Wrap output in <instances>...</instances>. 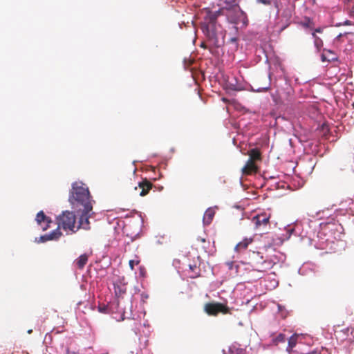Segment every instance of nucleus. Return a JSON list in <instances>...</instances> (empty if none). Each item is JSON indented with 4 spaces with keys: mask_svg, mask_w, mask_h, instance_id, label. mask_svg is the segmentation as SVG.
<instances>
[{
    "mask_svg": "<svg viewBox=\"0 0 354 354\" xmlns=\"http://www.w3.org/2000/svg\"><path fill=\"white\" fill-rule=\"evenodd\" d=\"M321 59L323 62H331L336 61L337 59V57L333 51L328 49H324L321 56Z\"/></svg>",
    "mask_w": 354,
    "mask_h": 354,
    "instance_id": "obj_12",
    "label": "nucleus"
},
{
    "mask_svg": "<svg viewBox=\"0 0 354 354\" xmlns=\"http://www.w3.org/2000/svg\"><path fill=\"white\" fill-rule=\"evenodd\" d=\"M214 215H215V209L212 207H209L208 208L204 215H203V224L204 225H209L214 217Z\"/></svg>",
    "mask_w": 354,
    "mask_h": 354,
    "instance_id": "obj_13",
    "label": "nucleus"
},
{
    "mask_svg": "<svg viewBox=\"0 0 354 354\" xmlns=\"http://www.w3.org/2000/svg\"><path fill=\"white\" fill-rule=\"evenodd\" d=\"M204 310L209 315L216 316L218 313L227 314L230 313V308L222 303L209 302L205 305Z\"/></svg>",
    "mask_w": 354,
    "mask_h": 354,
    "instance_id": "obj_6",
    "label": "nucleus"
},
{
    "mask_svg": "<svg viewBox=\"0 0 354 354\" xmlns=\"http://www.w3.org/2000/svg\"><path fill=\"white\" fill-rule=\"evenodd\" d=\"M197 93L199 95V88H198Z\"/></svg>",
    "mask_w": 354,
    "mask_h": 354,
    "instance_id": "obj_40",
    "label": "nucleus"
},
{
    "mask_svg": "<svg viewBox=\"0 0 354 354\" xmlns=\"http://www.w3.org/2000/svg\"><path fill=\"white\" fill-rule=\"evenodd\" d=\"M39 239H40L39 242H42V243L49 241L47 234L41 236Z\"/></svg>",
    "mask_w": 354,
    "mask_h": 354,
    "instance_id": "obj_29",
    "label": "nucleus"
},
{
    "mask_svg": "<svg viewBox=\"0 0 354 354\" xmlns=\"http://www.w3.org/2000/svg\"><path fill=\"white\" fill-rule=\"evenodd\" d=\"M252 267L254 270L257 272H266L273 267V263L270 260L263 259L259 253L254 254L251 262Z\"/></svg>",
    "mask_w": 354,
    "mask_h": 354,
    "instance_id": "obj_5",
    "label": "nucleus"
},
{
    "mask_svg": "<svg viewBox=\"0 0 354 354\" xmlns=\"http://www.w3.org/2000/svg\"><path fill=\"white\" fill-rule=\"evenodd\" d=\"M299 337V335L294 334L288 339V344L286 348L288 352H291L293 348L297 345Z\"/></svg>",
    "mask_w": 354,
    "mask_h": 354,
    "instance_id": "obj_16",
    "label": "nucleus"
},
{
    "mask_svg": "<svg viewBox=\"0 0 354 354\" xmlns=\"http://www.w3.org/2000/svg\"><path fill=\"white\" fill-rule=\"evenodd\" d=\"M301 24L304 27L312 28L313 22L310 18L306 17V18H305L304 21L303 22H301Z\"/></svg>",
    "mask_w": 354,
    "mask_h": 354,
    "instance_id": "obj_22",
    "label": "nucleus"
},
{
    "mask_svg": "<svg viewBox=\"0 0 354 354\" xmlns=\"http://www.w3.org/2000/svg\"><path fill=\"white\" fill-rule=\"evenodd\" d=\"M230 354H246V351L243 348L232 347L230 350Z\"/></svg>",
    "mask_w": 354,
    "mask_h": 354,
    "instance_id": "obj_21",
    "label": "nucleus"
},
{
    "mask_svg": "<svg viewBox=\"0 0 354 354\" xmlns=\"http://www.w3.org/2000/svg\"><path fill=\"white\" fill-rule=\"evenodd\" d=\"M140 263L139 259H132L129 262V267L131 270H133L135 265H138Z\"/></svg>",
    "mask_w": 354,
    "mask_h": 354,
    "instance_id": "obj_24",
    "label": "nucleus"
},
{
    "mask_svg": "<svg viewBox=\"0 0 354 354\" xmlns=\"http://www.w3.org/2000/svg\"><path fill=\"white\" fill-rule=\"evenodd\" d=\"M257 1L264 5H270L271 3L270 0H257Z\"/></svg>",
    "mask_w": 354,
    "mask_h": 354,
    "instance_id": "obj_30",
    "label": "nucleus"
},
{
    "mask_svg": "<svg viewBox=\"0 0 354 354\" xmlns=\"http://www.w3.org/2000/svg\"><path fill=\"white\" fill-rule=\"evenodd\" d=\"M189 66H190L193 63L194 61L192 59H189Z\"/></svg>",
    "mask_w": 354,
    "mask_h": 354,
    "instance_id": "obj_36",
    "label": "nucleus"
},
{
    "mask_svg": "<svg viewBox=\"0 0 354 354\" xmlns=\"http://www.w3.org/2000/svg\"><path fill=\"white\" fill-rule=\"evenodd\" d=\"M207 14L205 17V24H201V28L203 34L207 37L208 41L213 45H216L217 43L216 36V19L218 15V12H212L209 10H205Z\"/></svg>",
    "mask_w": 354,
    "mask_h": 354,
    "instance_id": "obj_2",
    "label": "nucleus"
},
{
    "mask_svg": "<svg viewBox=\"0 0 354 354\" xmlns=\"http://www.w3.org/2000/svg\"><path fill=\"white\" fill-rule=\"evenodd\" d=\"M285 341H286V336H285V335H283L282 333L279 334L275 338L276 343L284 342Z\"/></svg>",
    "mask_w": 354,
    "mask_h": 354,
    "instance_id": "obj_23",
    "label": "nucleus"
},
{
    "mask_svg": "<svg viewBox=\"0 0 354 354\" xmlns=\"http://www.w3.org/2000/svg\"><path fill=\"white\" fill-rule=\"evenodd\" d=\"M335 336L337 340L340 342L348 341L353 342L354 340V328L348 327L344 329L335 330Z\"/></svg>",
    "mask_w": 354,
    "mask_h": 354,
    "instance_id": "obj_8",
    "label": "nucleus"
},
{
    "mask_svg": "<svg viewBox=\"0 0 354 354\" xmlns=\"http://www.w3.org/2000/svg\"><path fill=\"white\" fill-rule=\"evenodd\" d=\"M193 69L194 68H191L192 77L193 80H194L195 83L196 84H198V79H197L196 73L193 71Z\"/></svg>",
    "mask_w": 354,
    "mask_h": 354,
    "instance_id": "obj_28",
    "label": "nucleus"
},
{
    "mask_svg": "<svg viewBox=\"0 0 354 354\" xmlns=\"http://www.w3.org/2000/svg\"><path fill=\"white\" fill-rule=\"evenodd\" d=\"M98 310L102 313H108V307L106 305H99Z\"/></svg>",
    "mask_w": 354,
    "mask_h": 354,
    "instance_id": "obj_25",
    "label": "nucleus"
},
{
    "mask_svg": "<svg viewBox=\"0 0 354 354\" xmlns=\"http://www.w3.org/2000/svg\"><path fill=\"white\" fill-rule=\"evenodd\" d=\"M32 333V329H30L28 330V334H31Z\"/></svg>",
    "mask_w": 354,
    "mask_h": 354,
    "instance_id": "obj_37",
    "label": "nucleus"
},
{
    "mask_svg": "<svg viewBox=\"0 0 354 354\" xmlns=\"http://www.w3.org/2000/svg\"><path fill=\"white\" fill-rule=\"evenodd\" d=\"M203 78V80L205 79V77H204V74L202 73V71H201V79Z\"/></svg>",
    "mask_w": 354,
    "mask_h": 354,
    "instance_id": "obj_35",
    "label": "nucleus"
},
{
    "mask_svg": "<svg viewBox=\"0 0 354 354\" xmlns=\"http://www.w3.org/2000/svg\"><path fill=\"white\" fill-rule=\"evenodd\" d=\"M224 2L227 6L231 7L235 4L236 0H225Z\"/></svg>",
    "mask_w": 354,
    "mask_h": 354,
    "instance_id": "obj_27",
    "label": "nucleus"
},
{
    "mask_svg": "<svg viewBox=\"0 0 354 354\" xmlns=\"http://www.w3.org/2000/svg\"><path fill=\"white\" fill-rule=\"evenodd\" d=\"M69 202L73 207L77 210L84 207L86 211L93 209L89 190L81 183L75 182L72 184Z\"/></svg>",
    "mask_w": 354,
    "mask_h": 354,
    "instance_id": "obj_1",
    "label": "nucleus"
},
{
    "mask_svg": "<svg viewBox=\"0 0 354 354\" xmlns=\"http://www.w3.org/2000/svg\"><path fill=\"white\" fill-rule=\"evenodd\" d=\"M248 155L250 156L248 160H252L254 162H255V161L261 160V153L260 151L257 148L250 150L248 151Z\"/></svg>",
    "mask_w": 354,
    "mask_h": 354,
    "instance_id": "obj_15",
    "label": "nucleus"
},
{
    "mask_svg": "<svg viewBox=\"0 0 354 354\" xmlns=\"http://www.w3.org/2000/svg\"><path fill=\"white\" fill-rule=\"evenodd\" d=\"M313 38H314V44L317 50H320L322 47L323 46V41L321 38H319L318 36L315 34V32H313L312 34Z\"/></svg>",
    "mask_w": 354,
    "mask_h": 354,
    "instance_id": "obj_19",
    "label": "nucleus"
},
{
    "mask_svg": "<svg viewBox=\"0 0 354 354\" xmlns=\"http://www.w3.org/2000/svg\"><path fill=\"white\" fill-rule=\"evenodd\" d=\"M195 269H198V267L196 265H189L188 270L189 277L194 279L199 276L198 272H196L195 274L192 273Z\"/></svg>",
    "mask_w": 354,
    "mask_h": 354,
    "instance_id": "obj_20",
    "label": "nucleus"
},
{
    "mask_svg": "<svg viewBox=\"0 0 354 354\" xmlns=\"http://www.w3.org/2000/svg\"><path fill=\"white\" fill-rule=\"evenodd\" d=\"M35 220L43 230H46L50 227L51 220L49 217L45 215L43 211H40L37 213Z\"/></svg>",
    "mask_w": 354,
    "mask_h": 354,
    "instance_id": "obj_10",
    "label": "nucleus"
},
{
    "mask_svg": "<svg viewBox=\"0 0 354 354\" xmlns=\"http://www.w3.org/2000/svg\"><path fill=\"white\" fill-rule=\"evenodd\" d=\"M88 259V255L83 254L80 255L75 261V266L80 270H82L85 265L87 263Z\"/></svg>",
    "mask_w": 354,
    "mask_h": 354,
    "instance_id": "obj_14",
    "label": "nucleus"
},
{
    "mask_svg": "<svg viewBox=\"0 0 354 354\" xmlns=\"http://www.w3.org/2000/svg\"><path fill=\"white\" fill-rule=\"evenodd\" d=\"M270 214H260L252 218V223L257 231L266 233L270 229Z\"/></svg>",
    "mask_w": 354,
    "mask_h": 354,
    "instance_id": "obj_4",
    "label": "nucleus"
},
{
    "mask_svg": "<svg viewBox=\"0 0 354 354\" xmlns=\"http://www.w3.org/2000/svg\"><path fill=\"white\" fill-rule=\"evenodd\" d=\"M259 168L255 162L248 160L245 166L242 168V174L243 175H251L258 172Z\"/></svg>",
    "mask_w": 354,
    "mask_h": 354,
    "instance_id": "obj_11",
    "label": "nucleus"
},
{
    "mask_svg": "<svg viewBox=\"0 0 354 354\" xmlns=\"http://www.w3.org/2000/svg\"><path fill=\"white\" fill-rule=\"evenodd\" d=\"M200 46L205 49L209 48L204 42H201Z\"/></svg>",
    "mask_w": 354,
    "mask_h": 354,
    "instance_id": "obj_33",
    "label": "nucleus"
},
{
    "mask_svg": "<svg viewBox=\"0 0 354 354\" xmlns=\"http://www.w3.org/2000/svg\"><path fill=\"white\" fill-rule=\"evenodd\" d=\"M201 241H202V242H205V240L204 239H201Z\"/></svg>",
    "mask_w": 354,
    "mask_h": 354,
    "instance_id": "obj_39",
    "label": "nucleus"
},
{
    "mask_svg": "<svg viewBox=\"0 0 354 354\" xmlns=\"http://www.w3.org/2000/svg\"><path fill=\"white\" fill-rule=\"evenodd\" d=\"M270 82H268V83L267 84V85H266V86H262V87H258V88L256 89V91H257V92H263V91H267L270 88Z\"/></svg>",
    "mask_w": 354,
    "mask_h": 354,
    "instance_id": "obj_26",
    "label": "nucleus"
},
{
    "mask_svg": "<svg viewBox=\"0 0 354 354\" xmlns=\"http://www.w3.org/2000/svg\"><path fill=\"white\" fill-rule=\"evenodd\" d=\"M60 228H57L56 230L52 231L49 234H47V236L48 237V240H57L62 236V232L59 231Z\"/></svg>",
    "mask_w": 354,
    "mask_h": 354,
    "instance_id": "obj_18",
    "label": "nucleus"
},
{
    "mask_svg": "<svg viewBox=\"0 0 354 354\" xmlns=\"http://www.w3.org/2000/svg\"><path fill=\"white\" fill-rule=\"evenodd\" d=\"M78 212H81V214L80 216L78 224L76 225V229L77 231L80 229H84L85 230H90V222H89V218L91 217L90 212L92 210H87L84 209V208H80V209L77 210Z\"/></svg>",
    "mask_w": 354,
    "mask_h": 354,
    "instance_id": "obj_7",
    "label": "nucleus"
},
{
    "mask_svg": "<svg viewBox=\"0 0 354 354\" xmlns=\"http://www.w3.org/2000/svg\"><path fill=\"white\" fill-rule=\"evenodd\" d=\"M58 228H62L65 231H71L73 233L77 232L76 217L73 212L70 211L63 212L57 217Z\"/></svg>",
    "mask_w": 354,
    "mask_h": 354,
    "instance_id": "obj_3",
    "label": "nucleus"
},
{
    "mask_svg": "<svg viewBox=\"0 0 354 354\" xmlns=\"http://www.w3.org/2000/svg\"><path fill=\"white\" fill-rule=\"evenodd\" d=\"M230 41H231L232 43H235V42H236V41H237V38H236V37H232V38H231V39H230Z\"/></svg>",
    "mask_w": 354,
    "mask_h": 354,
    "instance_id": "obj_34",
    "label": "nucleus"
},
{
    "mask_svg": "<svg viewBox=\"0 0 354 354\" xmlns=\"http://www.w3.org/2000/svg\"><path fill=\"white\" fill-rule=\"evenodd\" d=\"M251 243V241L249 239H244L242 241L239 242L235 247V250L237 252H241L243 250H245L248 245Z\"/></svg>",
    "mask_w": 354,
    "mask_h": 354,
    "instance_id": "obj_17",
    "label": "nucleus"
},
{
    "mask_svg": "<svg viewBox=\"0 0 354 354\" xmlns=\"http://www.w3.org/2000/svg\"><path fill=\"white\" fill-rule=\"evenodd\" d=\"M288 92H287V95H288V96L292 95V88H291L290 86H289V88H288Z\"/></svg>",
    "mask_w": 354,
    "mask_h": 354,
    "instance_id": "obj_32",
    "label": "nucleus"
},
{
    "mask_svg": "<svg viewBox=\"0 0 354 354\" xmlns=\"http://www.w3.org/2000/svg\"><path fill=\"white\" fill-rule=\"evenodd\" d=\"M153 185L147 178H144L142 181L138 183V186L134 187L135 191H139L138 195L140 196H145L153 188Z\"/></svg>",
    "mask_w": 354,
    "mask_h": 354,
    "instance_id": "obj_9",
    "label": "nucleus"
},
{
    "mask_svg": "<svg viewBox=\"0 0 354 354\" xmlns=\"http://www.w3.org/2000/svg\"><path fill=\"white\" fill-rule=\"evenodd\" d=\"M197 39V36L196 35L195 37H194V41L195 42Z\"/></svg>",
    "mask_w": 354,
    "mask_h": 354,
    "instance_id": "obj_38",
    "label": "nucleus"
},
{
    "mask_svg": "<svg viewBox=\"0 0 354 354\" xmlns=\"http://www.w3.org/2000/svg\"><path fill=\"white\" fill-rule=\"evenodd\" d=\"M322 30H323V29L322 28H317L315 29L313 32H315V34H316V32L321 33V32H322Z\"/></svg>",
    "mask_w": 354,
    "mask_h": 354,
    "instance_id": "obj_31",
    "label": "nucleus"
}]
</instances>
